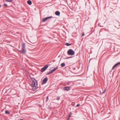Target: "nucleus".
Instances as JSON below:
<instances>
[{"label":"nucleus","instance_id":"412c9836","mask_svg":"<svg viewBox=\"0 0 120 120\" xmlns=\"http://www.w3.org/2000/svg\"><path fill=\"white\" fill-rule=\"evenodd\" d=\"M60 99V98L59 97H57V98L56 99L57 100H59Z\"/></svg>","mask_w":120,"mask_h":120},{"label":"nucleus","instance_id":"b1692460","mask_svg":"<svg viewBox=\"0 0 120 120\" xmlns=\"http://www.w3.org/2000/svg\"><path fill=\"white\" fill-rule=\"evenodd\" d=\"M71 116V115L69 114V117H68V120L69 119H70V117Z\"/></svg>","mask_w":120,"mask_h":120},{"label":"nucleus","instance_id":"423d86ee","mask_svg":"<svg viewBox=\"0 0 120 120\" xmlns=\"http://www.w3.org/2000/svg\"><path fill=\"white\" fill-rule=\"evenodd\" d=\"M52 16H50L49 17H47L43 19L42 20V21L43 22H45L48 19L50 18H52Z\"/></svg>","mask_w":120,"mask_h":120},{"label":"nucleus","instance_id":"5701e85b","mask_svg":"<svg viewBox=\"0 0 120 120\" xmlns=\"http://www.w3.org/2000/svg\"><path fill=\"white\" fill-rule=\"evenodd\" d=\"M4 6L5 7H6L7 6V5L6 4H4Z\"/></svg>","mask_w":120,"mask_h":120},{"label":"nucleus","instance_id":"cd10ccee","mask_svg":"<svg viewBox=\"0 0 120 120\" xmlns=\"http://www.w3.org/2000/svg\"><path fill=\"white\" fill-rule=\"evenodd\" d=\"M1 6V5H0V7Z\"/></svg>","mask_w":120,"mask_h":120},{"label":"nucleus","instance_id":"2eb2a0df","mask_svg":"<svg viewBox=\"0 0 120 120\" xmlns=\"http://www.w3.org/2000/svg\"><path fill=\"white\" fill-rule=\"evenodd\" d=\"M120 64V62L119 63H117V64H115V65L116 66V67L119 64Z\"/></svg>","mask_w":120,"mask_h":120},{"label":"nucleus","instance_id":"0eeeda50","mask_svg":"<svg viewBox=\"0 0 120 120\" xmlns=\"http://www.w3.org/2000/svg\"><path fill=\"white\" fill-rule=\"evenodd\" d=\"M70 90V88L68 87H65L64 90Z\"/></svg>","mask_w":120,"mask_h":120},{"label":"nucleus","instance_id":"f3484780","mask_svg":"<svg viewBox=\"0 0 120 120\" xmlns=\"http://www.w3.org/2000/svg\"><path fill=\"white\" fill-rule=\"evenodd\" d=\"M8 2H11L12 1V0H6Z\"/></svg>","mask_w":120,"mask_h":120},{"label":"nucleus","instance_id":"7ed1b4c3","mask_svg":"<svg viewBox=\"0 0 120 120\" xmlns=\"http://www.w3.org/2000/svg\"><path fill=\"white\" fill-rule=\"evenodd\" d=\"M67 53L69 55H73L75 54V52L72 49H70L68 51Z\"/></svg>","mask_w":120,"mask_h":120},{"label":"nucleus","instance_id":"4be33fe9","mask_svg":"<svg viewBox=\"0 0 120 120\" xmlns=\"http://www.w3.org/2000/svg\"><path fill=\"white\" fill-rule=\"evenodd\" d=\"M48 96H47L46 97V101H48Z\"/></svg>","mask_w":120,"mask_h":120},{"label":"nucleus","instance_id":"f8f14e48","mask_svg":"<svg viewBox=\"0 0 120 120\" xmlns=\"http://www.w3.org/2000/svg\"><path fill=\"white\" fill-rule=\"evenodd\" d=\"M52 72H52V71L51 70V71H50L49 72H48V73L47 74V75H49V74L52 73Z\"/></svg>","mask_w":120,"mask_h":120},{"label":"nucleus","instance_id":"dca6fc26","mask_svg":"<svg viewBox=\"0 0 120 120\" xmlns=\"http://www.w3.org/2000/svg\"><path fill=\"white\" fill-rule=\"evenodd\" d=\"M120 64V62L119 63H117V64H115V65L116 66V67L119 64Z\"/></svg>","mask_w":120,"mask_h":120},{"label":"nucleus","instance_id":"1a4fd4ad","mask_svg":"<svg viewBox=\"0 0 120 120\" xmlns=\"http://www.w3.org/2000/svg\"><path fill=\"white\" fill-rule=\"evenodd\" d=\"M27 3L29 5H30L32 4V2L30 0H28L27 1Z\"/></svg>","mask_w":120,"mask_h":120},{"label":"nucleus","instance_id":"393cba45","mask_svg":"<svg viewBox=\"0 0 120 120\" xmlns=\"http://www.w3.org/2000/svg\"><path fill=\"white\" fill-rule=\"evenodd\" d=\"M80 106V104H78L77 105V106L79 107Z\"/></svg>","mask_w":120,"mask_h":120},{"label":"nucleus","instance_id":"ddd939ff","mask_svg":"<svg viewBox=\"0 0 120 120\" xmlns=\"http://www.w3.org/2000/svg\"><path fill=\"white\" fill-rule=\"evenodd\" d=\"M66 45L67 46H68L70 45H71V44H69L68 43H67L66 44Z\"/></svg>","mask_w":120,"mask_h":120},{"label":"nucleus","instance_id":"4468645a","mask_svg":"<svg viewBox=\"0 0 120 120\" xmlns=\"http://www.w3.org/2000/svg\"><path fill=\"white\" fill-rule=\"evenodd\" d=\"M5 113L6 114H9L10 113L9 112V111H5Z\"/></svg>","mask_w":120,"mask_h":120},{"label":"nucleus","instance_id":"9d476101","mask_svg":"<svg viewBox=\"0 0 120 120\" xmlns=\"http://www.w3.org/2000/svg\"><path fill=\"white\" fill-rule=\"evenodd\" d=\"M65 64L64 63H63L61 64V66L62 67H64L65 66Z\"/></svg>","mask_w":120,"mask_h":120},{"label":"nucleus","instance_id":"6e6552de","mask_svg":"<svg viewBox=\"0 0 120 120\" xmlns=\"http://www.w3.org/2000/svg\"><path fill=\"white\" fill-rule=\"evenodd\" d=\"M60 12H59L57 11L55 12V14L56 15L59 16L60 15Z\"/></svg>","mask_w":120,"mask_h":120},{"label":"nucleus","instance_id":"39448f33","mask_svg":"<svg viewBox=\"0 0 120 120\" xmlns=\"http://www.w3.org/2000/svg\"><path fill=\"white\" fill-rule=\"evenodd\" d=\"M48 79L47 77H46L42 81L41 84L42 85H43L46 83L47 80Z\"/></svg>","mask_w":120,"mask_h":120},{"label":"nucleus","instance_id":"f257e3e1","mask_svg":"<svg viewBox=\"0 0 120 120\" xmlns=\"http://www.w3.org/2000/svg\"><path fill=\"white\" fill-rule=\"evenodd\" d=\"M31 83L30 85L32 87V90L34 91L36 90L38 88L37 82L35 79L32 80Z\"/></svg>","mask_w":120,"mask_h":120},{"label":"nucleus","instance_id":"9b49d317","mask_svg":"<svg viewBox=\"0 0 120 120\" xmlns=\"http://www.w3.org/2000/svg\"><path fill=\"white\" fill-rule=\"evenodd\" d=\"M58 69V67H56V68H55L54 69H53V70H52V72H53V71H55L57 69Z\"/></svg>","mask_w":120,"mask_h":120},{"label":"nucleus","instance_id":"a211bd4d","mask_svg":"<svg viewBox=\"0 0 120 120\" xmlns=\"http://www.w3.org/2000/svg\"><path fill=\"white\" fill-rule=\"evenodd\" d=\"M106 91V89H105L103 91V92H102V93H101L102 94H103L105 92V91Z\"/></svg>","mask_w":120,"mask_h":120},{"label":"nucleus","instance_id":"a878e982","mask_svg":"<svg viewBox=\"0 0 120 120\" xmlns=\"http://www.w3.org/2000/svg\"><path fill=\"white\" fill-rule=\"evenodd\" d=\"M84 33H83L82 34V36H84Z\"/></svg>","mask_w":120,"mask_h":120},{"label":"nucleus","instance_id":"f03ea898","mask_svg":"<svg viewBox=\"0 0 120 120\" xmlns=\"http://www.w3.org/2000/svg\"><path fill=\"white\" fill-rule=\"evenodd\" d=\"M25 44L24 43L22 45V51H19L21 53L23 54L25 53L26 51L25 48Z\"/></svg>","mask_w":120,"mask_h":120},{"label":"nucleus","instance_id":"aec40b11","mask_svg":"<svg viewBox=\"0 0 120 120\" xmlns=\"http://www.w3.org/2000/svg\"><path fill=\"white\" fill-rule=\"evenodd\" d=\"M116 67V66L115 65L112 67V70L114 69Z\"/></svg>","mask_w":120,"mask_h":120},{"label":"nucleus","instance_id":"20e7f679","mask_svg":"<svg viewBox=\"0 0 120 120\" xmlns=\"http://www.w3.org/2000/svg\"><path fill=\"white\" fill-rule=\"evenodd\" d=\"M49 65L48 64L46 65L42 68L41 70V72H43L45 71L49 67Z\"/></svg>","mask_w":120,"mask_h":120},{"label":"nucleus","instance_id":"bb28decb","mask_svg":"<svg viewBox=\"0 0 120 120\" xmlns=\"http://www.w3.org/2000/svg\"><path fill=\"white\" fill-rule=\"evenodd\" d=\"M71 114H72V113H71V112H70V113H69V115H71Z\"/></svg>","mask_w":120,"mask_h":120},{"label":"nucleus","instance_id":"6ab92c4d","mask_svg":"<svg viewBox=\"0 0 120 120\" xmlns=\"http://www.w3.org/2000/svg\"><path fill=\"white\" fill-rule=\"evenodd\" d=\"M116 67V66L115 65L112 67V70L114 69Z\"/></svg>","mask_w":120,"mask_h":120}]
</instances>
